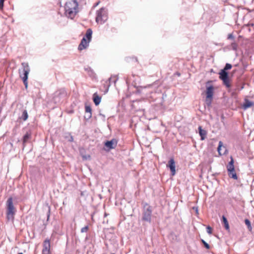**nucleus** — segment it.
I'll return each instance as SVG.
<instances>
[{
	"label": "nucleus",
	"mask_w": 254,
	"mask_h": 254,
	"mask_svg": "<svg viewBox=\"0 0 254 254\" xmlns=\"http://www.w3.org/2000/svg\"><path fill=\"white\" fill-rule=\"evenodd\" d=\"M78 4L76 0H68L64 6L65 15L73 19L78 12Z\"/></svg>",
	"instance_id": "1"
},
{
	"label": "nucleus",
	"mask_w": 254,
	"mask_h": 254,
	"mask_svg": "<svg viewBox=\"0 0 254 254\" xmlns=\"http://www.w3.org/2000/svg\"><path fill=\"white\" fill-rule=\"evenodd\" d=\"M22 68L19 69V74L20 77L22 79L24 85L26 88L28 87V77L30 71L28 64L27 63H22L21 64Z\"/></svg>",
	"instance_id": "2"
},
{
	"label": "nucleus",
	"mask_w": 254,
	"mask_h": 254,
	"mask_svg": "<svg viewBox=\"0 0 254 254\" xmlns=\"http://www.w3.org/2000/svg\"><path fill=\"white\" fill-rule=\"evenodd\" d=\"M108 19L107 10L102 7L96 11V22L100 24H104Z\"/></svg>",
	"instance_id": "3"
},
{
	"label": "nucleus",
	"mask_w": 254,
	"mask_h": 254,
	"mask_svg": "<svg viewBox=\"0 0 254 254\" xmlns=\"http://www.w3.org/2000/svg\"><path fill=\"white\" fill-rule=\"evenodd\" d=\"M152 210L151 207L147 203L143 204L142 220L148 223L151 222Z\"/></svg>",
	"instance_id": "4"
},
{
	"label": "nucleus",
	"mask_w": 254,
	"mask_h": 254,
	"mask_svg": "<svg viewBox=\"0 0 254 254\" xmlns=\"http://www.w3.org/2000/svg\"><path fill=\"white\" fill-rule=\"evenodd\" d=\"M15 211V208L13 204V199L10 197L8 198L7 200L6 216L8 220H13Z\"/></svg>",
	"instance_id": "5"
},
{
	"label": "nucleus",
	"mask_w": 254,
	"mask_h": 254,
	"mask_svg": "<svg viewBox=\"0 0 254 254\" xmlns=\"http://www.w3.org/2000/svg\"><path fill=\"white\" fill-rule=\"evenodd\" d=\"M66 96V92L64 89H60L54 93L53 98L55 103H59L61 100L64 98Z\"/></svg>",
	"instance_id": "6"
},
{
	"label": "nucleus",
	"mask_w": 254,
	"mask_h": 254,
	"mask_svg": "<svg viewBox=\"0 0 254 254\" xmlns=\"http://www.w3.org/2000/svg\"><path fill=\"white\" fill-rule=\"evenodd\" d=\"M219 78L223 81V84L227 87H230V84L228 76V73L224 70H221L219 72Z\"/></svg>",
	"instance_id": "7"
},
{
	"label": "nucleus",
	"mask_w": 254,
	"mask_h": 254,
	"mask_svg": "<svg viewBox=\"0 0 254 254\" xmlns=\"http://www.w3.org/2000/svg\"><path fill=\"white\" fill-rule=\"evenodd\" d=\"M50 241L49 239H46L43 242V249L42 254H50Z\"/></svg>",
	"instance_id": "8"
},
{
	"label": "nucleus",
	"mask_w": 254,
	"mask_h": 254,
	"mask_svg": "<svg viewBox=\"0 0 254 254\" xmlns=\"http://www.w3.org/2000/svg\"><path fill=\"white\" fill-rule=\"evenodd\" d=\"M90 42L88 41L85 37L82 39L80 43L78 45V49L79 51H82L83 49H86L89 46Z\"/></svg>",
	"instance_id": "9"
},
{
	"label": "nucleus",
	"mask_w": 254,
	"mask_h": 254,
	"mask_svg": "<svg viewBox=\"0 0 254 254\" xmlns=\"http://www.w3.org/2000/svg\"><path fill=\"white\" fill-rule=\"evenodd\" d=\"M117 145V141L115 139H112L111 140L107 141L105 142V146L109 149L115 148Z\"/></svg>",
	"instance_id": "10"
},
{
	"label": "nucleus",
	"mask_w": 254,
	"mask_h": 254,
	"mask_svg": "<svg viewBox=\"0 0 254 254\" xmlns=\"http://www.w3.org/2000/svg\"><path fill=\"white\" fill-rule=\"evenodd\" d=\"M167 167H169L171 172L172 176H174L176 174L175 170V162L173 158H171L169 161L168 164L167 165Z\"/></svg>",
	"instance_id": "11"
},
{
	"label": "nucleus",
	"mask_w": 254,
	"mask_h": 254,
	"mask_svg": "<svg viewBox=\"0 0 254 254\" xmlns=\"http://www.w3.org/2000/svg\"><path fill=\"white\" fill-rule=\"evenodd\" d=\"M231 160L229 162L227 166V169L228 172H233L235 170L234 165V159L232 156L230 157Z\"/></svg>",
	"instance_id": "12"
},
{
	"label": "nucleus",
	"mask_w": 254,
	"mask_h": 254,
	"mask_svg": "<svg viewBox=\"0 0 254 254\" xmlns=\"http://www.w3.org/2000/svg\"><path fill=\"white\" fill-rule=\"evenodd\" d=\"M214 87L212 85L207 86L206 97L207 98H212L213 95Z\"/></svg>",
	"instance_id": "13"
},
{
	"label": "nucleus",
	"mask_w": 254,
	"mask_h": 254,
	"mask_svg": "<svg viewBox=\"0 0 254 254\" xmlns=\"http://www.w3.org/2000/svg\"><path fill=\"white\" fill-rule=\"evenodd\" d=\"M198 132L199 135L200 136V139L201 140H203L205 139L207 135V132L205 130L203 129L201 126H199L198 128Z\"/></svg>",
	"instance_id": "14"
},
{
	"label": "nucleus",
	"mask_w": 254,
	"mask_h": 254,
	"mask_svg": "<svg viewBox=\"0 0 254 254\" xmlns=\"http://www.w3.org/2000/svg\"><path fill=\"white\" fill-rule=\"evenodd\" d=\"M93 101L96 106H98L101 102V97L99 96L97 93L93 95Z\"/></svg>",
	"instance_id": "15"
},
{
	"label": "nucleus",
	"mask_w": 254,
	"mask_h": 254,
	"mask_svg": "<svg viewBox=\"0 0 254 254\" xmlns=\"http://www.w3.org/2000/svg\"><path fill=\"white\" fill-rule=\"evenodd\" d=\"M217 151L219 155H220L225 154L226 149H225V147L224 146H222V142L221 141H219V145L217 148Z\"/></svg>",
	"instance_id": "16"
},
{
	"label": "nucleus",
	"mask_w": 254,
	"mask_h": 254,
	"mask_svg": "<svg viewBox=\"0 0 254 254\" xmlns=\"http://www.w3.org/2000/svg\"><path fill=\"white\" fill-rule=\"evenodd\" d=\"M92 30H91V29L89 28L87 30L84 37L88 41L90 42L91 40V38H92Z\"/></svg>",
	"instance_id": "17"
},
{
	"label": "nucleus",
	"mask_w": 254,
	"mask_h": 254,
	"mask_svg": "<svg viewBox=\"0 0 254 254\" xmlns=\"http://www.w3.org/2000/svg\"><path fill=\"white\" fill-rule=\"evenodd\" d=\"M222 222L223 223L225 228L226 230L229 229V225L226 217L223 215L222 217Z\"/></svg>",
	"instance_id": "18"
},
{
	"label": "nucleus",
	"mask_w": 254,
	"mask_h": 254,
	"mask_svg": "<svg viewBox=\"0 0 254 254\" xmlns=\"http://www.w3.org/2000/svg\"><path fill=\"white\" fill-rule=\"evenodd\" d=\"M253 105V103L250 101L248 99L245 100V102L243 105L244 109L246 110L250 107H251Z\"/></svg>",
	"instance_id": "19"
},
{
	"label": "nucleus",
	"mask_w": 254,
	"mask_h": 254,
	"mask_svg": "<svg viewBox=\"0 0 254 254\" xmlns=\"http://www.w3.org/2000/svg\"><path fill=\"white\" fill-rule=\"evenodd\" d=\"M31 137V133L27 132L23 136V144L24 145V144L27 142L28 140Z\"/></svg>",
	"instance_id": "20"
},
{
	"label": "nucleus",
	"mask_w": 254,
	"mask_h": 254,
	"mask_svg": "<svg viewBox=\"0 0 254 254\" xmlns=\"http://www.w3.org/2000/svg\"><path fill=\"white\" fill-rule=\"evenodd\" d=\"M28 117V115L26 110H23L20 119L25 121L27 119Z\"/></svg>",
	"instance_id": "21"
},
{
	"label": "nucleus",
	"mask_w": 254,
	"mask_h": 254,
	"mask_svg": "<svg viewBox=\"0 0 254 254\" xmlns=\"http://www.w3.org/2000/svg\"><path fill=\"white\" fill-rule=\"evenodd\" d=\"M118 78L116 77V76L115 75H112L109 79L108 81L109 82L110 84L109 85V86L110 85V83L111 82H114V83H116V81H117Z\"/></svg>",
	"instance_id": "22"
},
{
	"label": "nucleus",
	"mask_w": 254,
	"mask_h": 254,
	"mask_svg": "<svg viewBox=\"0 0 254 254\" xmlns=\"http://www.w3.org/2000/svg\"><path fill=\"white\" fill-rule=\"evenodd\" d=\"M228 174L230 178H233L234 180H237L238 177L235 170L233 172H228Z\"/></svg>",
	"instance_id": "23"
},
{
	"label": "nucleus",
	"mask_w": 254,
	"mask_h": 254,
	"mask_svg": "<svg viewBox=\"0 0 254 254\" xmlns=\"http://www.w3.org/2000/svg\"><path fill=\"white\" fill-rule=\"evenodd\" d=\"M245 222L246 225L247 226L248 229L249 230H251L252 229V227L251 226V224L250 221L248 219H246L245 220Z\"/></svg>",
	"instance_id": "24"
},
{
	"label": "nucleus",
	"mask_w": 254,
	"mask_h": 254,
	"mask_svg": "<svg viewBox=\"0 0 254 254\" xmlns=\"http://www.w3.org/2000/svg\"><path fill=\"white\" fill-rule=\"evenodd\" d=\"M212 98H207L206 97L205 103L208 107H209L211 105Z\"/></svg>",
	"instance_id": "25"
},
{
	"label": "nucleus",
	"mask_w": 254,
	"mask_h": 254,
	"mask_svg": "<svg viewBox=\"0 0 254 254\" xmlns=\"http://www.w3.org/2000/svg\"><path fill=\"white\" fill-rule=\"evenodd\" d=\"M86 113H92V109L90 106L86 105L85 107Z\"/></svg>",
	"instance_id": "26"
},
{
	"label": "nucleus",
	"mask_w": 254,
	"mask_h": 254,
	"mask_svg": "<svg viewBox=\"0 0 254 254\" xmlns=\"http://www.w3.org/2000/svg\"><path fill=\"white\" fill-rule=\"evenodd\" d=\"M232 68V65L230 64L227 63L225 64L224 68L222 70H224V71H226L227 70H229Z\"/></svg>",
	"instance_id": "27"
},
{
	"label": "nucleus",
	"mask_w": 254,
	"mask_h": 254,
	"mask_svg": "<svg viewBox=\"0 0 254 254\" xmlns=\"http://www.w3.org/2000/svg\"><path fill=\"white\" fill-rule=\"evenodd\" d=\"M231 47L232 50L236 51L237 50L238 45L235 42H233L231 44Z\"/></svg>",
	"instance_id": "28"
},
{
	"label": "nucleus",
	"mask_w": 254,
	"mask_h": 254,
	"mask_svg": "<svg viewBox=\"0 0 254 254\" xmlns=\"http://www.w3.org/2000/svg\"><path fill=\"white\" fill-rule=\"evenodd\" d=\"M202 243L203 244L204 247L207 249H210V246L209 245L203 240H201Z\"/></svg>",
	"instance_id": "29"
},
{
	"label": "nucleus",
	"mask_w": 254,
	"mask_h": 254,
	"mask_svg": "<svg viewBox=\"0 0 254 254\" xmlns=\"http://www.w3.org/2000/svg\"><path fill=\"white\" fill-rule=\"evenodd\" d=\"M88 229H89L88 226L87 225V226L81 228V233L86 232L88 231Z\"/></svg>",
	"instance_id": "30"
},
{
	"label": "nucleus",
	"mask_w": 254,
	"mask_h": 254,
	"mask_svg": "<svg viewBox=\"0 0 254 254\" xmlns=\"http://www.w3.org/2000/svg\"><path fill=\"white\" fill-rule=\"evenodd\" d=\"M92 117V113H86L84 118L86 120L90 119Z\"/></svg>",
	"instance_id": "31"
},
{
	"label": "nucleus",
	"mask_w": 254,
	"mask_h": 254,
	"mask_svg": "<svg viewBox=\"0 0 254 254\" xmlns=\"http://www.w3.org/2000/svg\"><path fill=\"white\" fill-rule=\"evenodd\" d=\"M206 231L209 234H212V228H211V227L210 226H208L206 227Z\"/></svg>",
	"instance_id": "32"
},
{
	"label": "nucleus",
	"mask_w": 254,
	"mask_h": 254,
	"mask_svg": "<svg viewBox=\"0 0 254 254\" xmlns=\"http://www.w3.org/2000/svg\"><path fill=\"white\" fill-rule=\"evenodd\" d=\"M4 0H0V9H1L3 7V3Z\"/></svg>",
	"instance_id": "33"
},
{
	"label": "nucleus",
	"mask_w": 254,
	"mask_h": 254,
	"mask_svg": "<svg viewBox=\"0 0 254 254\" xmlns=\"http://www.w3.org/2000/svg\"><path fill=\"white\" fill-rule=\"evenodd\" d=\"M228 39H234V36H233V34H229L228 36Z\"/></svg>",
	"instance_id": "34"
},
{
	"label": "nucleus",
	"mask_w": 254,
	"mask_h": 254,
	"mask_svg": "<svg viewBox=\"0 0 254 254\" xmlns=\"http://www.w3.org/2000/svg\"><path fill=\"white\" fill-rule=\"evenodd\" d=\"M50 207H49L48 211L47 213V220H49V218L50 217Z\"/></svg>",
	"instance_id": "35"
},
{
	"label": "nucleus",
	"mask_w": 254,
	"mask_h": 254,
	"mask_svg": "<svg viewBox=\"0 0 254 254\" xmlns=\"http://www.w3.org/2000/svg\"><path fill=\"white\" fill-rule=\"evenodd\" d=\"M85 70L87 71H91V72H93V71L91 69V68L90 67H87V68H85Z\"/></svg>",
	"instance_id": "36"
},
{
	"label": "nucleus",
	"mask_w": 254,
	"mask_h": 254,
	"mask_svg": "<svg viewBox=\"0 0 254 254\" xmlns=\"http://www.w3.org/2000/svg\"><path fill=\"white\" fill-rule=\"evenodd\" d=\"M193 209L194 210H195V211H196V213L197 214H198V208H197V207H193Z\"/></svg>",
	"instance_id": "37"
},
{
	"label": "nucleus",
	"mask_w": 254,
	"mask_h": 254,
	"mask_svg": "<svg viewBox=\"0 0 254 254\" xmlns=\"http://www.w3.org/2000/svg\"><path fill=\"white\" fill-rule=\"evenodd\" d=\"M73 137L72 136H71L69 140V141L71 142V141H73Z\"/></svg>",
	"instance_id": "38"
},
{
	"label": "nucleus",
	"mask_w": 254,
	"mask_h": 254,
	"mask_svg": "<svg viewBox=\"0 0 254 254\" xmlns=\"http://www.w3.org/2000/svg\"><path fill=\"white\" fill-rule=\"evenodd\" d=\"M99 115H100V116H102V117H104V118H105V116H104V115H103V114H101V113H100V114H99Z\"/></svg>",
	"instance_id": "39"
},
{
	"label": "nucleus",
	"mask_w": 254,
	"mask_h": 254,
	"mask_svg": "<svg viewBox=\"0 0 254 254\" xmlns=\"http://www.w3.org/2000/svg\"><path fill=\"white\" fill-rule=\"evenodd\" d=\"M18 254H23L22 253H18Z\"/></svg>",
	"instance_id": "40"
},
{
	"label": "nucleus",
	"mask_w": 254,
	"mask_h": 254,
	"mask_svg": "<svg viewBox=\"0 0 254 254\" xmlns=\"http://www.w3.org/2000/svg\"><path fill=\"white\" fill-rule=\"evenodd\" d=\"M111 254H114V253H112Z\"/></svg>",
	"instance_id": "41"
}]
</instances>
